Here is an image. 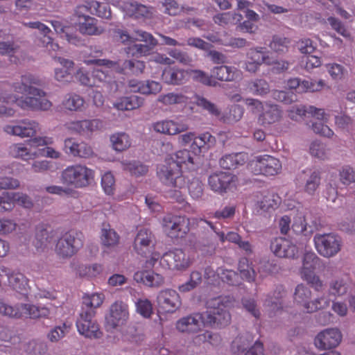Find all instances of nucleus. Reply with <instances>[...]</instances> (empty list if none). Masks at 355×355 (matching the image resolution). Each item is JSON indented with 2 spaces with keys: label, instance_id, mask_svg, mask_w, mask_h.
<instances>
[{
  "label": "nucleus",
  "instance_id": "obj_26",
  "mask_svg": "<svg viewBox=\"0 0 355 355\" xmlns=\"http://www.w3.org/2000/svg\"><path fill=\"white\" fill-rule=\"evenodd\" d=\"M129 317L128 306L122 301H116L110 308L107 322L112 327H116L123 324Z\"/></svg>",
  "mask_w": 355,
  "mask_h": 355
},
{
  "label": "nucleus",
  "instance_id": "obj_27",
  "mask_svg": "<svg viewBox=\"0 0 355 355\" xmlns=\"http://www.w3.org/2000/svg\"><path fill=\"white\" fill-rule=\"evenodd\" d=\"M211 73L213 79L220 81H238L242 78L241 70L232 66L220 65L214 67L211 69Z\"/></svg>",
  "mask_w": 355,
  "mask_h": 355
},
{
  "label": "nucleus",
  "instance_id": "obj_63",
  "mask_svg": "<svg viewBox=\"0 0 355 355\" xmlns=\"http://www.w3.org/2000/svg\"><path fill=\"white\" fill-rule=\"evenodd\" d=\"M278 200L274 195L265 196L262 200L257 202V208L263 212H270L275 210L278 206Z\"/></svg>",
  "mask_w": 355,
  "mask_h": 355
},
{
  "label": "nucleus",
  "instance_id": "obj_60",
  "mask_svg": "<svg viewBox=\"0 0 355 355\" xmlns=\"http://www.w3.org/2000/svg\"><path fill=\"white\" fill-rule=\"evenodd\" d=\"M189 193L193 199H199L203 195V184L196 178H192L191 180H187V184Z\"/></svg>",
  "mask_w": 355,
  "mask_h": 355
},
{
  "label": "nucleus",
  "instance_id": "obj_19",
  "mask_svg": "<svg viewBox=\"0 0 355 355\" xmlns=\"http://www.w3.org/2000/svg\"><path fill=\"white\" fill-rule=\"evenodd\" d=\"M155 236L151 231L141 229L137 232L133 243V249L137 254L147 257L155 250Z\"/></svg>",
  "mask_w": 355,
  "mask_h": 355
},
{
  "label": "nucleus",
  "instance_id": "obj_7",
  "mask_svg": "<svg viewBox=\"0 0 355 355\" xmlns=\"http://www.w3.org/2000/svg\"><path fill=\"white\" fill-rule=\"evenodd\" d=\"M254 175L274 176L281 173L282 165L280 160L270 155L254 157L248 164Z\"/></svg>",
  "mask_w": 355,
  "mask_h": 355
},
{
  "label": "nucleus",
  "instance_id": "obj_10",
  "mask_svg": "<svg viewBox=\"0 0 355 355\" xmlns=\"http://www.w3.org/2000/svg\"><path fill=\"white\" fill-rule=\"evenodd\" d=\"M320 261V258L313 252H306L300 271L302 278L317 291H322L323 287L322 281L314 272Z\"/></svg>",
  "mask_w": 355,
  "mask_h": 355
},
{
  "label": "nucleus",
  "instance_id": "obj_9",
  "mask_svg": "<svg viewBox=\"0 0 355 355\" xmlns=\"http://www.w3.org/2000/svg\"><path fill=\"white\" fill-rule=\"evenodd\" d=\"M311 291L304 284H298L294 293V302L300 306L304 311L313 313L329 305V302L324 297L311 300Z\"/></svg>",
  "mask_w": 355,
  "mask_h": 355
},
{
  "label": "nucleus",
  "instance_id": "obj_47",
  "mask_svg": "<svg viewBox=\"0 0 355 355\" xmlns=\"http://www.w3.org/2000/svg\"><path fill=\"white\" fill-rule=\"evenodd\" d=\"M85 103L83 97L76 94H67L62 101L64 109L69 111H81Z\"/></svg>",
  "mask_w": 355,
  "mask_h": 355
},
{
  "label": "nucleus",
  "instance_id": "obj_6",
  "mask_svg": "<svg viewBox=\"0 0 355 355\" xmlns=\"http://www.w3.org/2000/svg\"><path fill=\"white\" fill-rule=\"evenodd\" d=\"M164 233L169 238H184L190 231V219L185 216L166 214L162 220Z\"/></svg>",
  "mask_w": 355,
  "mask_h": 355
},
{
  "label": "nucleus",
  "instance_id": "obj_49",
  "mask_svg": "<svg viewBox=\"0 0 355 355\" xmlns=\"http://www.w3.org/2000/svg\"><path fill=\"white\" fill-rule=\"evenodd\" d=\"M244 109L239 105L230 106L223 114L221 119L226 123H234L239 121L243 116Z\"/></svg>",
  "mask_w": 355,
  "mask_h": 355
},
{
  "label": "nucleus",
  "instance_id": "obj_35",
  "mask_svg": "<svg viewBox=\"0 0 355 355\" xmlns=\"http://www.w3.org/2000/svg\"><path fill=\"white\" fill-rule=\"evenodd\" d=\"M216 138L211 133L206 132L196 136L191 144V149L195 154L207 152L216 144Z\"/></svg>",
  "mask_w": 355,
  "mask_h": 355
},
{
  "label": "nucleus",
  "instance_id": "obj_62",
  "mask_svg": "<svg viewBox=\"0 0 355 355\" xmlns=\"http://www.w3.org/2000/svg\"><path fill=\"white\" fill-rule=\"evenodd\" d=\"M123 169L130 172L132 175L140 177L146 175L148 171V167L138 162L123 163Z\"/></svg>",
  "mask_w": 355,
  "mask_h": 355
},
{
  "label": "nucleus",
  "instance_id": "obj_32",
  "mask_svg": "<svg viewBox=\"0 0 355 355\" xmlns=\"http://www.w3.org/2000/svg\"><path fill=\"white\" fill-rule=\"evenodd\" d=\"M50 23L55 31L69 43L76 46L82 45L83 44V40L73 33V27L64 25L62 21L58 20H51Z\"/></svg>",
  "mask_w": 355,
  "mask_h": 355
},
{
  "label": "nucleus",
  "instance_id": "obj_41",
  "mask_svg": "<svg viewBox=\"0 0 355 355\" xmlns=\"http://www.w3.org/2000/svg\"><path fill=\"white\" fill-rule=\"evenodd\" d=\"M82 300L81 311L96 312V309L103 303L105 295L102 293H85Z\"/></svg>",
  "mask_w": 355,
  "mask_h": 355
},
{
  "label": "nucleus",
  "instance_id": "obj_42",
  "mask_svg": "<svg viewBox=\"0 0 355 355\" xmlns=\"http://www.w3.org/2000/svg\"><path fill=\"white\" fill-rule=\"evenodd\" d=\"M144 104V98L132 95L119 98L113 104L114 108L118 110H132L140 107Z\"/></svg>",
  "mask_w": 355,
  "mask_h": 355
},
{
  "label": "nucleus",
  "instance_id": "obj_50",
  "mask_svg": "<svg viewBox=\"0 0 355 355\" xmlns=\"http://www.w3.org/2000/svg\"><path fill=\"white\" fill-rule=\"evenodd\" d=\"M243 19L241 14L233 13L230 12L220 13L216 15L213 17L215 24L220 26H226L229 24H234L240 22Z\"/></svg>",
  "mask_w": 355,
  "mask_h": 355
},
{
  "label": "nucleus",
  "instance_id": "obj_11",
  "mask_svg": "<svg viewBox=\"0 0 355 355\" xmlns=\"http://www.w3.org/2000/svg\"><path fill=\"white\" fill-rule=\"evenodd\" d=\"M96 312L81 311L76 321V327L78 333L89 339H98L102 337L103 331L100 325L95 320Z\"/></svg>",
  "mask_w": 355,
  "mask_h": 355
},
{
  "label": "nucleus",
  "instance_id": "obj_23",
  "mask_svg": "<svg viewBox=\"0 0 355 355\" xmlns=\"http://www.w3.org/2000/svg\"><path fill=\"white\" fill-rule=\"evenodd\" d=\"M342 340V335L338 329H327L320 332L315 338V346L320 349L337 347Z\"/></svg>",
  "mask_w": 355,
  "mask_h": 355
},
{
  "label": "nucleus",
  "instance_id": "obj_2",
  "mask_svg": "<svg viewBox=\"0 0 355 355\" xmlns=\"http://www.w3.org/2000/svg\"><path fill=\"white\" fill-rule=\"evenodd\" d=\"M230 296H220L207 302V310L202 313L205 325L214 327H224L231 322L229 308L232 305Z\"/></svg>",
  "mask_w": 355,
  "mask_h": 355
},
{
  "label": "nucleus",
  "instance_id": "obj_56",
  "mask_svg": "<svg viewBox=\"0 0 355 355\" xmlns=\"http://www.w3.org/2000/svg\"><path fill=\"white\" fill-rule=\"evenodd\" d=\"M321 174L318 170L311 172L306 180L304 191L310 195H313L320 184Z\"/></svg>",
  "mask_w": 355,
  "mask_h": 355
},
{
  "label": "nucleus",
  "instance_id": "obj_46",
  "mask_svg": "<svg viewBox=\"0 0 355 355\" xmlns=\"http://www.w3.org/2000/svg\"><path fill=\"white\" fill-rule=\"evenodd\" d=\"M238 270L240 272L241 277L243 279L248 282H253L255 281L256 272L253 268L252 263L249 260L243 257L239 261Z\"/></svg>",
  "mask_w": 355,
  "mask_h": 355
},
{
  "label": "nucleus",
  "instance_id": "obj_57",
  "mask_svg": "<svg viewBox=\"0 0 355 355\" xmlns=\"http://www.w3.org/2000/svg\"><path fill=\"white\" fill-rule=\"evenodd\" d=\"M290 43L291 41L288 38L276 35L272 37L269 46L273 51L282 53L288 51Z\"/></svg>",
  "mask_w": 355,
  "mask_h": 355
},
{
  "label": "nucleus",
  "instance_id": "obj_48",
  "mask_svg": "<svg viewBox=\"0 0 355 355\" xmlns=\"http://www.w3.org/2000/svg\"><path fill=\"white\" fill-rule=\"evenodd\" d=\"M50 227L46 224H40L36 228V237L40 242V246L51 243L57 234L54 230H49Z\"/></svg>",
  "mask_w": 355,
  "mask_h": 355
},
{
  "label": "nucleus",
  "instance_id": "obj_24",
  "mask_svg": "<svg viewBox=\"0 0 355 355\" xmlns=\"http://www.w3.org/2000/svg\"><path fill=\"white\" fill-rule=\"evenodd\" d=\"M118 4L126 15L135 19H150L152 17L151 8L137 1H119Z\"/></svg>",
  "mask_w": 355,
  "mask_h": 355
},
{
  "label": "nucleus",
  "instance_id": "obj_14",
  "mask_svg": "<svg viewBox=\"0 0 355 355\" xmlns=\"http://www.w3.org/2000/svg\"><path fill=\"white\" fill-rule=\"evenodd\" d=\"M15 204L26 209H31L33 206L32 200L25 193L6 191L0 195V212L12 210Z\"/></svg>",
  "mask_w": 355,
  "mask_h": 355
},
{
  "label": "nucleus",
  "instance_id": "obj_64",
  "mask_svg": "<svg viewBox=\"0 0 355 355\" xmlns=\"http://www.w3.org/2000/svg\"><path fill=\"white\" fill-rule=\"evenodd\" d=\"M137 312L145 318H150L153 313L151 302L148 299H139L135 302Z\"/></svg>",
  "mask_w": 355,
  "mask_h": 355
},
{
  "label": "nucleus",
  "instance_id": "obj_54",
  "mask_svg": "<svg viewBox=\"0 0 355 355\" xmlns=\"http://www.w3.org/2000/svg\"><path fill=\"white\" fill-rule=\"evenodd\" d=\"M188 97L180 93L170 92L166 94H162L159 96V102L165 105L173 104L187 103Z\"/></svg>",
  "mask_w": 355,
  "mask_h": 355
},
{
  "label": "nucleus",
  "instance_id": "obj_20",
  "mask_svg": "<svg viewBox=\"0 0 355 355\" xmlns=\"http://www.w3.org/2000/svg\"><path fill=\"white\" fill-rule=\"evenodd\" d=\"M153 130L166 135H176L189 129L188 125L178 118L157 121L152 124Z\"/></svg>",
  "mask_w": 355,
  "mask_h": 355
},
{
  "label": "nucleus",
  "instance_id": "obj_36",
  "mask_svg": "<svg viewBox=\"0 0 355 355\" xmlns=\"http://www.w3.org/2000/svg\"><path fill=\"white\" fill-rule=\"evenodd\" d=\"M78 28L80 33L87 35H98L104 31L97 26V19L89 15L79 17Z\"/></svg>",
  "mask_w": 355,
  "mask_h": 355
},
{
  "label": "nucleus",
  "instance_id": "obj_38",
  "mask_svg": "<svg viewBox=\"0 0 355 355\" xmlns=\"http://www.w3.org/2000/svg\"><path fill=\"white\" fill-rule=\"evenodd\" d=\"M193 153L189 150L184 149L177 151L175 154L171 155L168 159H173L174 163H177L178 166L182 170H194L196 164L194 158L192 155Z\"/></svg>",
  "mask_w": 355,
  "mask_h": 355
},
{
  "label": "nucleus",
  "instance_id": "obj_40",
  "mask_svg": "<svg viewBox=\"0 0 355 355\" xmlns=\"http://www.w3.org/2000/svg\"><path fill=\"white\" fill-rule=\"evenodd\" d=\"M286 291L283 286H277L272 294H269L264 301V306L271 311H276L282 308Z\"/></svg>",
  "mask_w": 355,
  "mask_h": 355
},
{
  "label": "nucleus",
  "instance_id": "obj_43",
  "mask_svg": "<svg viewBox=\"0 0 355 355\" xmlns=\"http://www.w3.org/2000/svg\"><path fill=\"white\" fill-rule=\"evenodd\" d=\"M103 55V51L97 46L90 48L89 56L85 60L87 64H96L97 66H103L107 69H112L116 64V62H113L107 59H98Z\"/></svg>",
  "mask_w": 355,
  "mask_h": 355
},
{
  "label": "nucleus",
  "instance_id": "obj_15",
  "mask_svg": "<svg viewBox=\"0 0 355 355\" xmlns=\"http://www.w3.org/2000/svg\"><path fill=\"white\" fill-rule=\"evenodd\" d=\"M161 265L170 270H183L191 263L190 259L181 249H175L165 252L162 257Z\"/></svg>",
  "mask_w": 355,
  "mask_h": 355
},
{
  "label": "nucleus",
  "instance_id": "obj_18",
  "mask_svg": "<svg viewBox=\"0 0 355 355\" xmlns=\"http://www.w3.org/2000/svg\"><path fill=\"white\" fill-rule=\"evenodd\" d=\"M64 126L69 131L89 137L103 128V122L100 119H84L67 122Z\"/></svg>",
  "mask_w": 355,
  "mask_h": 355
},
{
  "label": "nucleus",
  "instance_id": "obj_45",
  "mask_svg": "<svg viewBox=\"0 0 355 355\" xmlns=\"http://www.w3.org/2000/svg\"><path fill=\"white\" fill-rule=\"evenodd\" d=\"M89 12L98 17L108 19L111 17L110 6L106 2H100L96 0H90L86 2Z\"/></svg>",
  "mask_w": 355,
  "mask_h": 355
},
{
  "label": "nucleus",
  "instance_id": "obj_53",
  "mask_svg": "<svg viewBox=\"0 0 355 355\" xmlns=\"http://www.w3.org/2000/svg\"><path fill=\"white\" fill-rule=\"evenodd\" d=\"M216 273L220 279L228 285L237 286L241 283L239 275L234 270L220 267L217 268Z\"/></svg>",
  "mask_w": 355,
  "mask_h": 355
},
{
  "label": "nucleus",
  "instance_id": "obj_5",
  "mask_svg": "<svg viewBox=\"0 0 355 355\" xmlns=\"http://www.w3.org/2000/svg\"><path fill=\"white\" fill-rule=\"evenodd\" d=\"M157 173L160 181L168 187L178 189L186 187L187 178L173 159L166 158L164 164L157 168Z\"/></svg>",
  "mask_w": 355,
  "mask_h": 355
},
{
  "label": "nucleus",
  "instance_id": "obj_12",
  "mask_svg": "<svg viewBox=\"0 0 355 355\" xmlns=\"http://www.w3.org/2000/svg\"><path fill=\"white\" fill-rule=\"evenodd\" d=\"M82 233L74 231L67 232L58 241L55 245L57 254L62 257L73 255L83 245Z\"/></svg>",
  "mask_w": 355,
  "mask_h": 355
},
{
  "label": "nucleus",
  "instance_id": "obj_39",
  "mask_svg": "<svg viewBox=\"0 0 355 355\" xmlns=\"http://www.w3.org/2000/svg\"><path fill=\"white\" fill-rule=\"evenodd\" d=\"M247 159L248 155L245 153L227 154L220 158L219 164L223 168L232 170L243 165Z\"/></svg>",
  "mask_w": 355,
  "mask_h": 355
},
{
  "label": "nucleus",
  "instance_id": "obj_13",
  "mask_svg": "<svg viewBox=\"0 0 355 355\" xmlns=\"http://www.w3.org/2000/svg\"><path fill=\"white\" fill-rule=\"evenodd\" d=\"M239 182L238 177L229 172L217 171L211 173L208 178L210 189L219 194L236 189Z\"/></svg>",
  "mask_w": 355,
  "mask_h": 355
},
{
  "label": "nucleus",
  "instance_id": "obj_44",
  "mask_svg": "<svg viewBox=\"0 0 355 355\" xmlns=\"http://www.w3.org/2000/svg\"><path fill=\"white\" fill-rule=\"evenodd\" d=\"M101 239L105 249L112 250L119 244L120 236L114 229L104 227L101 230Z\"/></svg>",
  "mask_w": 355,
  "mask_h": 355
},
{
  "label": "nucleus",
  "instance_id": "obj_37",
  "mask_svg": "<svg viewBox=\"0 0 355 355\" xmlns=\"http://www.w3.org/2000/svg\"><path fill=\"white\" fill-rule=\"evenodd\" d=\"M117 69L118 72L125 75H139L145 69V63L137 60H128L123 61L121 64L116 62L114 67Z\"/></svg>",
  "mask_w": 355,
  "mask_h": 355
},
{
  "label": "nucleus",
  "instance_id": "obj_22",
  "mask_svg": "<svg viewBox=\"0 0 355 355\" xmlns=\"http://www.w3.org/2000/svg\"><path fill=\"white\" fill-rule=\"evenodd\" d=\"M270 249L273 254L280 258L295 259L298 256V248L291 241L277 237L272 240Z\"/></svg>",
  "mask_w": 355,
  "mask_h": 355
},
{
  "label": "nucleus",
  "instance_id": "obj_21",
  "mask_svg": "<svg viewBox=\"0 0 355 355\" xmlns=\"http://www.w3.org/2000/svg\"><path fill=\"white\" fill-rule=\"evenodd\" d=\"M204 325L203 314L194 313L179 319L176 322L175 327L181 333L193 334L198 333Z\"/></svg>",
  "mask_w": 355,
  "mask_h": 355
},
{
  "label": "nucleus",
  "instance_id": "obj_55",
  "mask_svg": "<svg viewBox=\"0 0 355 355\" xmlns=\"http://www.w3.org/2000/svg\"><path fill=\"white\" fill-rule=\"evenodd\" d=\"M189 76H192L194 81L198 82L204 85L215 87L217 85L216 80L212 78V76L209 75L202 70L191 69L189 70Z\"/></svg>",
  "mask_w": 355,
  "mask_h": 355
},
{
  "label": "nucleus",
  "instance_id": "obj_31",
  "mask_svg": "<svg viewBox=\"0 0 355 355\" xmlns=\"http://www.w3.org/2000/svg\"><path fill=\"white\" fill-rule=\"evenodd\" d=\"M54 59L61 65L60 68L55 69V80L63 84L71 82L73 78V62L60 57H55Z\"/></svg>",
  "mask_w": 355,
  "mask_h": 355
},
{
  "label": "nucleus",
  "instance_id": "obj_52",
  "mask_svg": "<svg viewBox=\"0 0 355 355\" xmlns=\"http://www.w3.org/2000/svg\"><path fill=\"white\" fill-rule=\"evenodd\" d=\"M114 149L116 151H123L128 148L131 145L130 137L125 132L114 134L110 137Z\"/></svg>",
  "mask_w": 355,
  "mask_h": 355
},
{
  "label": "nucleus",
  "instance_id": "obj_28",
  "mask_svg": "<svg viewBox=\"0 0 355 355\" xmlns=\"http://www.w3.org/2000/svg\"><path fill=\"white\" fill-rule=\"evenodd\" d=\"M189 77V70L177 67H167L162 72L163 80L169 85H179L185 83Z\"/></svg>",
  "mask_w": 355,
  "mask_h": 355
},
{
  "label": "nucleus",
  "instance_id": "obj_51",
  "mask_svg": "<svg viewBox=\"0 0 355 355\" xmlns=\"http://www.w3.org/2000/svg\"><path fill=\"white\" fill-rule=\"evenodd\" d=\"M9 154L15 158L28 160L35 157V153H31L30 150L23 144H14L9 148Z\"/></svg>",
  "mask_w": 355,
  "mask_h": 355
},
{
  "label": "nucleus",
  "instance_id": "obj_16",
  "mask_svg": "<svg viewBox=\"0 0 355 355\" xmlns=\"http://www.w3.org/2000/svg\"><path fill=\"white\" fill-rule=\"evenodd\" d=\"M159 309L164 313H175L182 305V300L178 293L171 288H166L159 292L157 296Z\"/></svg>",
  "mask_w": 355,
  "mask_h": 355
},
{
  "label": "nucleus",
  "instance_id": "obj_59",
  "mask_svg": "<svg viewBox=\"0 0 355 355\" xmlns=\"http://www.w3.org/2000/svg\"><path fill=\"white\" fill-rule=\"evenodd\" d=\"M92 73V81L94 83V87L105 86L112 82V76L108 69H94Z\"/></svg>",
  "mask_w": 355,
  "mask_h": 355
},
{
  "label": "nucleus",
  "instance_id": "obj_1",
  "mask_svg": "<svg viewBox=\"0 0 355 355\" xmlns=\"http://www.w3.org/2000/svg\"><path fill=\"white\" fill-rule=\"evenodd\" d=\"M42 85V80L31 73L21 76L19 82L10 85L8 82H0V102L6 104H16L23 110L47 111L52 103L45 98L46 93L35 86Z\"/></svg>",
  "mask_w": 355,
  "mask_h": 355
},
{
  "label": "nucleus",
  "instance_id": "obj_29",
  "mask_svg": "<svg viewBox=\"0 0 355 355\" xmlns=\"http://www.w3.org/2000/svg\"><path fill=\"white\" fill-rule=\"evenodd\" d=\"M64 149L67 153L81 158H89L94 154L89 145L83 141L77 142L72 138L64 140Z\"/></svg>",
  "mask_w": 355,
  "mask_h": 355
},
{
  "label": "nucleus",
  "instance_id": "obj_17",
  "mask_svg": "<svg viewBox=\"0 0 355 355\" xmlns=\"http://www.w3.org/2000/svg\"><path fill=\"white\" fill-rule=\"evenodd\" d=\"M38 129L39 123L28 119H22L17 121L15 124L6 125L3 127V130L7 134L21 138L35 136Z\"/></svg>",
  "mask_w": 355,
  "mask_h": 355
},
{
  "label": "nucleus",
  "instance_id": "obj_4",
  "mask_svg": "<svg viewBox=\"0 0 355 355\" xmlns=\"http://www.w3.org/2000/svg\"><path fill=\"white\" fill-rule=\"evenodd\" d=\"M0 313L13 318L23 317L36 319L48 318L50 311L45 306H37L33 304H20L11 306L0 299Z\"/></svg>",
  "mask_w": 355,
  "mask_h": 355
},
{
  "label": "nucleus",
  "instance_id": "obj_30",
  "mask_svg": "<svg viewBox=\"0 0 355 355\" xmlns=\"http://www.w3.org/2000/svg\"><path fill=\"white\" fill-rule=\"evenodd\" d=\"M128 87L131 92L143 94H156L162 90L161 84L154 80L140 81L132 79L129 80Z\"/></svg>",
  "mask_w": 355,
  "mask_h": 355
},
{
  "label": "nucleus",
  "instance_id": "obj_34",
  "mask_svg": "<svg viewBox=\"0 0 355 355\" xmlns=\"http://www.w3.org/2000/svg\"><path fill=\"white\" fill-rule=\"evenodd\" d=\"M134 279L149 287H159L164 283V278L160 274L150 270L137 271L134 274Z\"/></svg>",
  "mask_w": 355,
  "mask_h": 355
},
{
  "label": "nucleus",
  "instance_id": "obj_3",
  "mask_svg": "<svg viewBox=\"0 0 355 355\" xmlns=\"http://www.w3.org/2000/svg\"><path fill=\"white\" fill-rule=\"evenodd\" d=\"M95 171L85 164H76L68 166L60 175L61 182L68 187L83 189L94 181Z\"/></svg>",
  "mask_w": 355,
  "mask_h": 355
},
{
  "label": "nucleus",
  "instance_id": "obj_25",
  "mask_svg": "<svg viewBox=\"0 0 355 355\" xmlns=\"http://www.w3.org/2000/svg\"><path fill=\"white\" fill-rule=\"evenodd\" d=\"M0 276H6L8 285L17 292L24 294L28 288V280L25 275L18 271H11L10 269L1 266Z\"/></svg>",
  "mask_w": 355,
  "mask_h": 355
},
{
  "label": "nucleus",
  "instance_id": "obj_58",
  "mask_svg": "<svg viewBox=\"0 0 355 355\" xmlns=\"http://www.w3.org/2000/svg\"><path fill=\"white\" fill-rule=\"evenodd\" d=\"M192 220H193V222H196V223L204 222V223H207L213 230H214L216 232V234L218 235V236L220 238V240L222 242L228 241L230 242H232V243L238 244V243L241 239V237L240 236V235L234 232H230L226 235L223 232H217L215 230L214 226L213 225L212 223L210 221H208L207 220H205L202 218H200V219L192 218Z\"/></svg>",
  "mask_w": 355,
  "mask_h": 355
},
{
  "label": "nucleus",
  "instance_id": "obj_8",
  "mask_svg": "<svg viewBox=\"0 0 355 355\" xmlns=\"http://www.w3.org/2000/svg\"><path fill=\"white\" fill-rule=\"evenodd\" d=\"M315 248L321 256L330 258L341 250L342 239L334 233L316 234L313 237Z\"/></svg>",
  "mask_w": 355,
  "mask_h": 355
},
{
  "label": "nucleus",
  "instance_id": "obj_33",
  "mask_svg": "<svg viewBox=\"0 0 355 355\" xmlns=\"http://www.w3.org/2000/svg\"><path fill=\"white\" fill-rule=\"evenodd\" d=\"M282 117V110L277 105L265 104L262 113L259 114L258 121L263 126L271 125L280 121Z\"/></svg>",
  "mask_w": 355,
  "mask_h": 355
},
{
  "label": "nucleus",
  "instance_id": "obj_61",
  "mask_svg": "<svg viewBox=\"0 0 355 355\" xmlns=\"http://www.w3.org/2000/svg\"><path fill=\"white\" fill-rule=\"evenodd\" d=\"M300 67L307 71L321 66L322 60L320 57L312 54L302 55L300 60Z\"/></svg>",
  "mask_w": 355,
  "mask_h": 355
}]
</instances>
